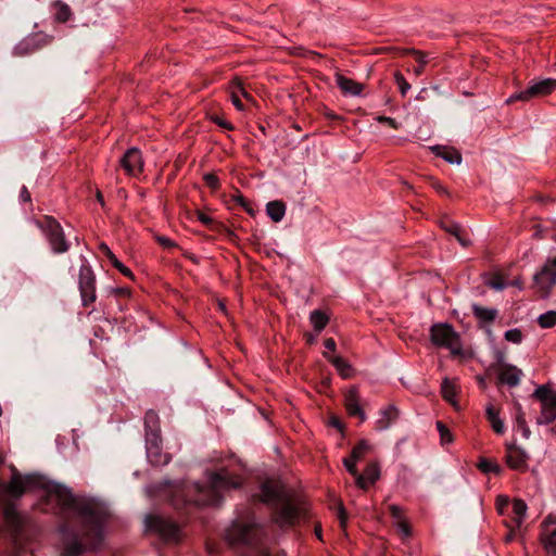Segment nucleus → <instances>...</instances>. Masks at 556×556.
I'll use <instances>...</instances> for the list:
<instances>
[{
	"label": "nucleus",
	"instance_id": "obj_1",
	"mask_svg": "<svg viewBox=\"0 0 556 556\" xmlns=\"http://www.w3.org/2000/svg\"><path fill=\"white\" fill-rule=\"evenodd\" d=\"M43 488L47 501L60 506V509L73 516L79 525V531L62 528L64 534V553L62 556H80L87 548H97L103 538V526L109 516L105 504L94 498L76 497L68 488L55 482H45L42 478L28 475L22 477L15 470L12 479L4 485V491L12 497H20L25 492Z\"/></svg>",
	"mask_w": 556,
	"mask_h": 556
},
{
	"label": "nucleus",
	"instance_id": "obj_2",
	"mask_svg": "<svg viewBox=\"0 0 556 556\" xmlns=\"http://www.w3.org/2000/svg\"><path fill=\"white\" fill-rule=\"evenodd\" d=\"M257 496L263 503L274 507L275 522L280 528L294 526L306 510L304 500L279 480L263 482Z\"/></svg>",
	"mask_w": 556,
	"mask_h": 556
},
{
	"label": "nucleus",
	"instance_id": "obj_3",
	"mask_svg": "<svg viewBox=\"0 0 556 556\" xmlns=\"http://www.w3.org/2000/svg\"><path fill=\"white\" fill-rule=\"evenodd\" d=\"M241 484L240 477L230 473L227 469H220L211 476L208 485L193 484L188 490L190 497L186 502H192L198 506L218 505L223 498V492L238 489Z\"/></svg>",
	"mask_w": 556,
	"mask_h": 556
},
{
	"label": "nucleus",
	"instance_id": "obj_4",
	"mask_svg": "<svg viewBox=\"0 0 556 556\" xmlns=\"http://www.w3.org/2000/svg\"><path fill=\"white\" fill-rule=\"evenodd\" d=\"M43 231L53 253L63 254L70 250L62 226L53 217L46 216L42 223H37Z\"/></svg>",
	"mask_w": 556,
	"mask_h": 556
},
{
	"label": "nucleus",
	"instance_id": "obj_5",
	"mask_svg": "<svg viewBox=\"0 0 556 556\" xmlns=\"http://www.w3.org/2000/svg\"><path fill=\"white\" fill-rule=\"evenodd\" d=\"M541 403V413L536 419L538 425H548L556 420V392L546 386H540L532 394Z\"/></svg>",
	"mask_w": 556,
	"mask_h": 556
},
{
	"label": "nucleus",
	"instance_id": "obj_6",
	"mask_svg": "<svg viewBox=\"0 0 556 556\" xmlns=\"http://www.w3.org/2000/svg\"><path fill=\"white\" fill-rule=\"evenodd\" d=\"M534 287L540 295L548 298L556 286V257H549L533 276Z\"/></svg>",
	"mask_w": 556,
	"mask_h": 556
},
{
	"label": "nucleus",
	"instance_id": "obj_7",
	"mask_svg": "<svg viewBox=\"0 0 556 556\" xmlns=\"http://www.w3.org/2000/svg\"><path fill=\"white\" fill-rule=\"evenodd\" d=\"M146 530L155 532L166 542H177L180 529L173 521L157 515H149L144 519Z\"/></svg>",
	"mask_w": 556,
	"mask_h": 556
},
{
	"label": "nucleus",
	"instance_id": "obj_8",
	"mask_svg": "<svg viewBox=\"0 0 556 556\" xmlns=\"http://www.w3.org/2000/svg\"><path fill=\"white\" fill-rule=\"evenodd\" d=\"M83 264L79 268L78 288L81 295V302L84 306H89L97 299L96 296V277L88 265L86 258L81 256Z\"/></svg>",
	"mask_w": 556,
	"mask_h": 556
},
{
	"label": "nucleus",
	"instance_id": "obj_9",
	"mask_svg": "<svg viewBox=\"0 0 556 556\" xmlns=\"http://www.w3.org/2000/svg\"><path fill=\"white\" fill-rule=\"evenodd\" d=\"M431 340L435 345L447 348L454 354L460 352L458 336L447 324L433 325L431 327Z\"/></svg>",
	"mask_w": 556,
	"mask_h": 556
},
{
	"label": "nucleus",
	"instance_id": "obj_10",
	"mask_svg": "<svg viewBox=\"0 0 556 556\" xmlns=\"http://www.w3.org/2000/svg\"><path fill=\"white\" fill-rule=\"evenodd\" d=\"M50 40V37L43 34L28 36L15 46L14 53L20 56L26 55L48 45Z\"/></svg>",
	"mask_w": 556,
	"mask_h": 556
},
{
	"label": "nucleus",
	"instance_id": "obj_11",
	"mask_svg": "<svg viewBox=\"0 0 556 556\" xmlns=\"http://www.w3.org/2000/svg\"><path fill=\"white\" fill-rule=\"evenodd\" d=\"M121 165L128 175L137 176L140 174L143 167L140 151L137 148L129 149L122 157Z\"/></svg>",
	"mask_w": 556,
	"mask_h": 556
},
{
	"label": "nucleus",
	"instance_id": "obj_12",
	"mask_svg": "<svg viewBox=\"0 0 556 556\" xmlns=\"http://www.w3.org/2000/svg\"><path fill=\"white\" fill-rule=\"evenodd\" d=\"M528 455L527 453L514 445H506V463L507 465L515 470H523L527 467Z\"/></svg>",
	"mask_w": 556,
	"mask_h": 556
},
{
	"label": "nucleus",
	"instance_id": "obj_13",
	"mask_svg": "<svg viewBox=\"0 0 556 556\" xmlns=\"http://www.w3.org/2000/svg\"><path fill=\"white\" fill-rule=\"evenodd\" d=\"M334 78H336V83H337L338 87L341 89V91L344 94L353 96V97L361 96V93L364 89V85H362L351 78H348L340 73H337Z\"/></svg>",
	"mask_w": 556,
	"mask_h": 556
},
{
	"label": "nucleus",
	"instance_id": "obj_14",
	"mask_svg": "<svg viewBox=\"0 0 556 556\" xmlns=\"http://www.w3.org/2000/svg\"><path fill=\"white\" fill-rule=\"evenodd\" d=\"M555 89H556V79L555 78H546V79L531 84L527 88V93H529L530 99H532L534 97L549 94Z\"/></svg>",
	"mask_w": 556,
	"mask_h": 556
},
{
	"label": "nucleus",
	"instance_id": "obj_15",
	"mask_svg": "<svg viewBox=\"0 0 556 556\" xmlns=\"http://www.w3.org/2000/svg\"><path fill=\"white\" fill-rule=\"evenodd\" d=\"M399 418V410L395 406L389 405L381 409L376 420V429L382 431L388 429Z\"/></svg>",
	"mask_w": 556,
	"mask_h": 556
},
{
	"label": "nucleus",
	"instance_id": "obj_16",
	"mask_svg": "<svg viewBox=\"0 0 556 556\" xmlns=\"http://www.w3.org/2000/svg\"><path fill=\"white\" fill-rule=\"evenodd\" d=\"M522 370L513 365H505L498 374L500 381L509 387L519 384Z\"/></svg>",
	"mask_w": 556,
	"mask_h": 556
},
{
	"label": "nucleus",
	"instance_id": "obj_17",
	"mask_svg": "<svg viewBox=\"0 0 556 556\" xmlns=\"http://www.w3.org/2000/svg\"><path fill=\"white\" fill-rule=\"evenodd\" d=\"M379 467L377 464H369L364 475L356 477V484L358 488L366 490L370 484L375 483L379 478Z\"/></svg>",
	"mask_w": 556,
	"mask_h": 556
},
{
	"label": "nucleus",
	"instance_id": "obj_18",
	"mask_svg": "<svg viewBox=\"0 0 556 556\" xmlns=\"http://www.w3.org/2000/svg\"><path fill=\"white\" fill-rule=\"evenodd\" d=\"M431 150L435 153V155L442 157L451 164L459 165L462 163V154L455 149L444 146H434L431 147Z\"/></svg>",
	"mask_w": 556,
	"mask_h": 556
},
{
	"label": "nucleus",
	"instance_id": "obj_19",
	"mask_svg": "<svg viewBox=\"0 0 556 556\" xmlns=\"http://www.w3.org/2000/svg\"><path fill=\"white\" fill-rule=\"evenodd\" d=\"M345 406L350 415L358 416L361 421L366 419L365 413L363 412L359 400L357 396V392L355 390H351L345 397Z\"/></svg>",
	"mask_w": 556,
	"mask_h": 556
},
{
	"label": "nucleus",
	"instance_id": "obj_20",
	"mask_svg": "<svg viewBox=\"0 0 556 556\" xmlns=\"http://www.w3.org/2000/svg\"><path fill=\"white\" fill-rule=\"evenodd\" d=\"M239 93L247 99L248 101H252V97L248 91L243 88L240 80H233L231 85V102L239 111L244 110V105L241 100H239Z\"/></svg>",
	"mask_w": 556,
	"mask_h": 556
},
{
	"label": "nucleus",
	"instance_id": "obj_21",
	"mask_svg": "<svg viewBox=\"0 0 556 556\" xmlns=\"http://www.w3.org/2000/svg\"><path fill=\"white\" fill-rule=\"evenodd\" d=\"M441 393L445 401L451 403L455 408H458L457 402L455 400L457 394V384L455 380L444 378L441 384Z\"/></svg>",
	"mask_w": 556,
	"mask_h": 556
},
{
	"label": "nucleus",
	"instance_id": "obj_22",
	"mask_svg": "<svg viewBox=\"0 0 556 556\" xmlns=\"http://www.w3.org/2000/svg\"><path fill=\"white\" fill-rule=\"evenodd\" d=\"M147 457L149 462L155 466H164L170 460V456L162 451V446H152L148 448Z\"/></svg>",
	"mask_w": 556,
	"mask_h": 556
},
{
	"label": "nucleus",
	"instance_id": "obj_23",
	"mask_svg": "<svg viewBox=\"0 0 556 556\" xmlns=\"http://www.w3.org/2000/svg\"><path fill=\"white\" fill-rule=\"evenodd\" d=\"M527 509L528 507L525 501L519 498H515L513 501V522L515 523L516 529H519L522 526L523 520L526 518Z\"/></svg>",
	"mask_w": 556,
	"mask_h": 556
},
{
	"label": "nucleus",
	"instance_id": "obj_24",
	"mask_svg": "<svg viewBox=\"0 0 556 556\" xmlns=\"http://www.w3.org/2000/svg\"><path fill=\"white\" fill-rule=\"evenodd\" d=\"M266 213L273 222L278 223L286 214V205L281 201H270L266 205Z\"/></svg>",
	"mask_w": 556,
	"mask_h": 556
},
{
	"label": "nucleus",
	"instance_id": "obj_25",
	"mask_svg": "<svg viewBox=\"0 0 556 556\" xmlns=\"http://www.w3.org/2000/svg\"><path fill=\"white\" fill-rule=\"evenodd\" d=\"M324 356L331 362V364L336 367L338 372L343 378H349V377L352 376V367H351V365L348 362H345L342 357H340V356H330L327 352L324 353Z\"/></svg>",
	"mask_w": 556,
	"mask_h": 556
},
{
	"label": "nucleus",
	"instance_id": "obj_26",
	"mask_svg": "<svg viewBox=\"0 0 556 556\" xmlns=\"http://www.w3.org/2000/svg\"><path fill=\"white\" fill-rule=\"evenodd\" d=\"M473 315L483 323H491L495 319L497 311L494 308L482 307L478 304L472 305Z\"/></svg>",
	"mask_w": 556,
	"mask_h": 556
},
{
	"label": "nucleus",
	"instance_id": "obj_27",
	"mask_svg": "<svg viewBox=\"0 0 556 556\" xmlns=\"http://www.w3.org/2000/svg\"><path fill=\"white\" fill-rule=\"evenodd\" d=\"M486 417H488L493 430L496 433L502 434L505 430V426H504V422L502 421V419L498 417V413L496 412V409L493 406L486 407Z\"/></svg>",
	"mask_w": 556,
	"mask_h": 556
},
{
	"label": "nucleus",
	"instance_id": "obj_28",
	"mask_svg": "<svg viewBox=\"0 0 556 556\" xmlns=\"http://www.w3.org/2000/svg\"><path fill=\"white\" fill-rule=\"evenodd\" d=\"M309 320L316 331H321L328 323V317L320 311H313Z\"/></svg>",
	"mask_w": 556,
	"mask_h": 556
},
{
	"label": "nucleus",
	"instance_id": "obj_29",
	"mask_svg": "<svg viewBox=\"0 0 556 556\" xmlns=\"http://www.w3.org/2000/svg\"><path fill=\"white\" fill-rule=\"evenodd\" d=\"M144 426H146V432L150 431H160V419L159 415L149 410L144 416Z\"/></svg>",
	"mask_w": 556,
	"mask_h": 556
},
{
	"label": "nucleus",
	"instance_id": "obj_30",
	"mask_svg": "<svg viewBox=\"0 0 556 556\" xmlns=\"http://www.w3.org/2000/svg\"><path fill=\"white\" fill-rule=\"evenodd\" d=\"M478 468L484 473L493 472L495 475H500L502 472V468L498 464L486 458H481L479 460Z\"/></svg>",
	"mask_w": 556,
	"mask_h": 556
},
{
	"label": "nucleus",
	"instance_id": "obj_31",
	"mask_svg": "<svg viewBox=\"0 0 556 556\" xmlns=\"http://www.w3.org/2000/svg\"><path fill=\"white\" fill-rule=\"evenodd\" d=\"M5 520L17 530L21 526V516L13 506L8 505L4 509Z\"/></svg>",
	"mask_w": 556,
	"mask_h": 556
},
{
	"label": "nucleus",
	"instance_id": "obj_32",
	"mask_svg": "<svg viewBox=\"0 0 556 556\" xmlns=\"http://www.w3.org/2000/svg\"><path fill=\"white\" fill-rule=\"evenodd\" d=\"M516 424L518 429L522 432L525 439H529L531 431L527 426L525 414L521 410L520 405H517Z\"/></svg>",
	"mask_w": 556,
	"mask_h": 556
},
{
	"label": "nucleus",
	"instance_id": "obj_33",
	"mask_svg": "<svg viewBox=\"0 0 556 556\" xmlns=\"http://www.w3.org/2000/svg\"><path fill=\"white\" fill-rule=\"evenodd\" d=\"M538 323L542 328H552L556 325V311H548L538 317Z\"/></svg>",
	"mask_w": 556,
	"mask_h": 556
},
{
	"label": "nucleus",
	"instance_id": "obj_34",
	"mask_svg": "<svg viewBox=\"0 0 556 556\" xmlns=\"http://www.w3.org/2000/svg\"><path fill=\"white\" fill-rule=\"evenodd\" d=\"M404 52L406 53H413L417 60V62L419 63L418 66L416 68H414V73L415 75L419 76L422 74L424 72V66L427 64L428 62V58H427V54L420 52V51H417V50H414V49H410V50H405Z\"/></svg>",
	"mask_w": 556,
	"mask_h": 556
},
{
	"label": "nucleus",
	"instance_id": "obj_35",
	"mask_svg": "<svg viewBox=\"0 0 556 556\" xmlns=\"http://www.w3.org/2000/svg\"><path fill=\"white\" fill-rule=\"evenodd\" d=\"M370 446L367 441H361L352 451L351 456L354 460L362 459L369 451Z\"/></svg>",
	"mask_w": 556,
	"mask_h": 556
},
{
	"label": "nucleus",
	"instance_id": "obj_36",
	"mask_svg": "<svg viewBox=\"0 0 556 556\" xmlns=\"http://www.w3.org/2000/svg\"><path fill=\"white\" fill-rule=\"evenodd\" d=\"M152 446H162V438L160 435V431L146 432V448L148 450Z\"/></svg>",
	"mask_w": 556,
	"mask_h": 556
},
{
	"label": "nucleus",
	"instance_id": "obj_37",
	"mask_svg": "<svg viewBox=\"0 0 556 556\" xmlns=\"http://www.w3.org/2000/svg\"><path fill=\"white\" fill-rule=\"evenodd\" d=\"M543 544L547 553L556 555V530L543 538Z\"/></svg>",
	"mask_w": 556,
	"mask_h": 556
},
{
	"label": "nucleus",
	"instance_id": "obj_38",
	"mask_svg": "<svg viewBox=\"0 0 556 556\" xmlns=\"http://www.w3.org/2000/svg\"><path fill=\"white\" fill-rule=\"evenodd\" d=\"M437 429L440 433V439H441L442 444H447L453 441V435H452L451 431L442 421H437Z\"/></svg>",
	"mask_w": 556,
	"mask_h": 556
},
{
	"label": "nucleus",
	"instance_id": "obj_39",
	"mask_svg": "<svg viewBox=\"0 0 556 556\" xmlns=\"http://www.w3.org/2000/svg\"><path fill=\"white\" fill-rule=\"evenodd\" d=\"M56 13H55V17L59 22H66L70 16H71V9L67 4L65 3H56Z\"/></svg>",
	"mask_w": 556,
	"mask_h": 556
},
{
	"label": "nucleus",
	"instance_id": "obj_40",
	"mask_svg": "<svg viewBox=\"0 0 556 556\" xmlns=\"http://www.w3.org/2000/svg\"><path fill=\"white\" fill-rule=\"evenodd\" d=\"M394 79L396 85L399 86L401 94L405 96L407 91L410 89V85L406 81V79L400 72H396L394 74Z\"/></svg>",
	"mask_w": 556,
	"mask_h": 556
},
{
	"label": "nucleus",
	"instance_id": "obj_41",
	"mask_svg": "<svg viewBox=\"0 0 556 556\" xmlns=\"http://www.w3.org/2000/svg\"><path fill=\"white\" fill-rule=\"evenodd\" d=\"M505 339L511 343L518 344L522 341V333L517 328L509 329L505 332Z\"/></svg>",
	"mask_w": 556,
	"mask_h": 556
},
{
	"label": "nucleus",
	"instance_id": "obj_42",
	"mask_svg": "<svg viewBox=\"0 0 556 556\" xmlns=\"http://www.w3.org/2000/svg\"><path fill=\"white\" fill-rule=\"evenodd\" d=\"M392 518L394 519V525L399 523L400 521L406 520L403 510L397 505H390L389 507Z\"/></svg>",
	"mask_w": 556,
	"mask_h": 556
},
{
	"label": "nucleus",
	"instance_id": "obj_43",
	"mask_svg": "<svg viewBox=\"0 0 556 556\" xmlns=\"http://www.w3.org/2000/svg\"><path fill=\"white\" fill-rule=\"evenodd\" d=\"M442 228L450 232L453 236H458V232L462 230L460 226L454 222H442L441 224Z\"/></svg>",
	"mask_w": 556,
	"mask_h": 556
},
{
	"label": "nucleus",
	"instance_id": "obj_44",
	"mask_svg": "<svg viewBox=\"0 0 556 556\" xmlns=\"http://www.w3.org/2000/svg\"><path fill=\"white\" fill-rule=\"evenodd\" d=\"M528 100H530V97H529V93H527V89H526V90H522V91H519V92H516V93L511 94L506 100V102L507 103H511L514 101H528Z\"/></svg>",
	"mask_w": 556,
	"mask_h": 556
},
{
	"label": "nucleus",
	"instance_id": "obj_45",
	"mask_svg": "<svg viewBox=\"0 0 556 556\" xmlns=\"http://www.w3.org/2000/svg\"><path fill=\"white\" fill-rule=\"evenodd\" d=\"M508 504H509V498L507 496H504V495L497 496L496 508L501 515L505 514V508L508 506Z\"/></svg>",
	"mask_w": 556,
	"mask_h": 556
},
{
	"label": "nucleus",
	"instance_id": "obj_46",
	"mask_svg": "<svg viewBox=\"0 0 556 556\" xmlns=\"http://www.w3.org/2000/svg\"><path fill=\"white\" fill-rule=\"evenodd\" d=\"M397 528V531L401 533V535L406 539L410 536V528L406 520L400 521L395 525Z\"/></svg>",
	"mask_w": 556,
	"mask_h": 556
},
{
	"label": "nucleus",
	"instance_id": "obj_47",
	"mask_svg": "<svg viewBox=\"0 0 556 556\" xmlns=\"http://www.w3.org/2000/svg\"><path fill=\"white\" fill-rule=\"evenodd\" d=\"M211 119L217 124L218 126L225 128V129H228V130H231L233 129L232 125L227 122L226 119H224L222 116L219 115H212Z\"/></svg>",
	"mask_w": 556,
	"mask_h": 556
},
{
	"label": "nucleus",
	"instance_id": "obj_48",
	"mask_svg": "<svg viewBox=\"0 0 556 556\" xmlns=\"http://www.w3.org/2000/svg\"><path fill=\"white\" fill-rule=\"evenodd\" d=\"M357 460H354L352 456L350 458L344 459V466L348 469V471L353 475L355 478L358 476L355 464Z\"/></svg>",
	"mask_w": 556,
	"mask_h": 556
},
{
	"label": "nucleus",
	"instance_id": "obj_49",
	"mask_svg": "<svg viewBox=\"0 0 556 556\" xmlns=\"http://www.w3.org/2000/svg\"><path fill=\"white\" fill-rule=\"evenodd\" d=\"M204 180L206 185L213 189L217 188L219 185L217 176L211 173L204 175Z\"/></svg>",
	"mask_w": 556,
	"mask_h": 556
},
{
	"label": "nucleus",
	"instance_id": "obj_50",
	"mask_svg": "<svg viewBox=\"0 0 556 556\" xmlns=\"http://www.w3.org/2000/svg\"><path fill=\"white\" fill-rule=\"evenodd\" d=\"M379 123L387 124L390 127L397 129L400 127V124L392 117L388 116H377L376 118Z\"/></svg>",
	"mask_w": 556,
	"mask_h": 556
},
{
	"label": "nucleus",
	"instance_id": "obj_51",
	"mask_svg": "<svg viewBox=\"0 0 556 556\" xmlns=\"http://www.w3.org/2000/svg\"><path fill=\"white\" fill-rule=\"evenodd\" d=\"M492 289L501 291L503 290L506 285L503 282V280L500 277H495L491 279L488 283Z\"/></svg>",
	"mask_w": 556,
	"mask_h": 556
},
{
	"label": "nucleus",
	"instance_id": "obj_52",
	"mask_svg": "<svg viewBox=\"0 0 556 556\" xmlns=\"http://www.w3.org/2000/svg\"><path fill=\"white\" fill-rule=\"evenodd\" d=\"M156 240L164 248H174L176 245L175 242L167 237L157 236Z\"/></svg>",
	"mask_w": 556,
	"mask_h": 556
},
{
	"label": "nucleus",
	"instance_id": "obj_53",
	"mask_svg": "<svg viewBox=\"0 0 556 556\" xmlns=\"http://www.w3.org/2000/svg\"><path fill=\"white\" fill-rule=\"evenodd\" d=\"M338 518H339V520H340V525H341V527H345L346 513H345V509L343 508V506H342V505H340V507H339Z\"/></svg>",
	"mask_w": 556,
	"mask_h": 556
},
{
	"label": "nucleus",
	"instance_id": "obj_54",
	"mask_svg": "<svg viewBox=\"0 0 556 556\" xmlns=\"http://www.w3.org/2000/svg\"><path fill=\"white\" fill-rule=\"evenodd\" d=\"M99 249L103 253V255H105L108 258L113 257L114 253L111 251V249L105 243H103V242L100 243Z\"/></svg>",
	"mask_w": 556,
	"mask_h": 556
},
{
	"label": "nucleus",
	"instance_id": "obj_55",
	"mask_svg": "<svg viewBox=\"0 0 556 556\" xmlns=\"http://www.w3.org/2000/svg\"><path fill=\"white\" fill-rule=\"evenodd\" d=\"M116 269H118L124 276L132 277L130 269L127 268L122 262L117 263Z\"/></svg>",
	"mask_w": 556,
	"mask_h": 556
},
{
	"label": "nucleus",
	"instance_id": "obj_56",
	"mask_svg": "<svg viewBox=\"0 0 556 556\" xmlns=\"http://www.w3.org/2000/svg\"><path fill=\"white\" fill-rule=\"evenodd\" d=\"M549 525H556V515L555 514H549L543 521L542 526L543 527H546V526H549Z\"/></svg>",
	"mask_w": 556,
	"mask_h": 556
},
{
	"label": "nucleus",
	"instance_id": "obj_57",
	"mask_svg": "<svg viewBox=\"0 0 556 556\" xmlns=\"http://www.w3.org/2000/svg\"><path fill=\"white\" fill-rule=\"evenodd\" d=\"M455 237L463 247L470 245V240L462 235V230L458 232V236Z\"/></svg>",
	"mask_w": 556,
	"mask_h": 556
},
{
	"label": "nucleus",
	"instance_id": "obj_58",
	"mask_svg": "<svg viewBox=\"0 0 556 556\" xmlns=\"http://www.w3.org/2000/svg\"><path fill=\"white\" fill-rule=\"evenodd\" d=\"M324 344H325V348L329 351L336 350V341L332 338L326 339Z\"/></svg>",
	"mask_w": 556,
	"mask_h": 556
},
{
	"label": "nucleus",
	"instance_id": "obj_59",
	"mask_svg": "<svg viewBox=\"0 0 556 556\" xmlns=\"http://www.w3.org/2000/svg\"><path fill=\"white\" fill-rule=\"evenodd\" d=\"M21 199L26 202V201H29L30 200V194L27 190L26 187H23L22 190H21Z\"/></svg>",
	"mask_w": 556,
	"mask_h": 556
},
{
	"label": "nucleus",
	"instance_id": "obj_60",
	"mask_svg": "<svg viewBox=\"0 0 556 556\" xmlns=\"http://www.w3.org/2000/svg\"><path fill=\"white\" fill-rule=\"evenodd\" d=\"M331 426L339 429V430H342V424L341 421L338 419V418H332L331 419Z\"/></svg>",
	"mask_w": 556,
	"mask_h": 556
},
{
	"label": "nucleus",
	"instance_id": "obj_61",
	"mask_svg": "<svg viewBox=\"0 0 556 556\" xmlns=\"http://www.w3.org/2000/svg\"><path fill=\"white\" fill-rule=\"evenodd\" d=\"M116 292L124 296H128L130 294V291L127 288L117 289Z\"/></svg>",
	"mask_w": 556,
	"mask_h": 556
},
{
	"label": "nucleus",
	"instance_id": "obj_62",
	"mask_svg": "<svg viewBox=\"0 0 556 556\" xmlns=\"http://www.w3.org/2000/svg\"><path fill=\"white\" fill-rule=\"evenodd\" d=\"M433 187L439 191V192H446L445 188L439 184V182H434L433 184Z\"/></svg>",
	"mask_w": 556,
	"mask_h": 556
},
{
	"label": "nucleus",
	"instance_id": "obj_63",
	"mask_svg": "<svg viewBox=\"0 0 556 556\" xmlns=\"http://www.w3.org/2000/svg\"><path fill=\"white\" fill-rule=\"evenodd\" d=\"M109 261L112 263V265L115 268L117 267V263H121L114 254H113V257H109Z\"/></svg>",
	"mask_w": 556,
	"mask_h": 556
},
{
	"label": "nucleus",
	"instance_id": "obj_64",
	"mask_svg": "<svg viewBox=\"0 0 556 556\" xmlns=\"http://www.w3.org/2000/svg\"><path fill=\"white\" fill-rule=\"evenodd\" d=\"M200 220L202 223H204V224H210L211 223V218L205 216V215H203V214L200 215Z\"/></svg>",
	"mask_w": 556,
	"mask_h": 556
}]
</instances>
